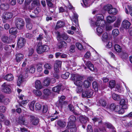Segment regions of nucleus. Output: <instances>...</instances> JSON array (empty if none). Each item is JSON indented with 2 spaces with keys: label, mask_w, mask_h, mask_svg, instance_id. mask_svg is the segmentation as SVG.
Instances as JSON below:
<instances>
[{
  "label": "nucleus",
  "mask_w": 132,
  "mask_h": 132,
  "mask_svg": "<svg viewBox=\"0 0 132 132\" xmlns=\"http://www.w3.org/2000/svg\"><path fill=\"white\" fill-rule=\"evenodd\" d=\"M15 24L17 28L21 29H22L24 26L25 22L22 19L17 18L15 20Z\"/></svg>",
  "instance_id": "nucleus-1"
},
{
  "label": "nucleus",
  "mask_w": 132,
  "mask_h": 132,
  "mask_svg": "<svg viewBox=\"0 0 132 132\" xmlns=\"http://www.w3.org/2000/svg\"><path fill=\"white\" fill-rule=\"evenodd\" d=\"M1 87L2 90L3 92L7 94H10L11 92L9 84L4 82L1 85Z\"/></svg>",
  "instance_id": "nucleus-2"
},
{
  "label": "nucleus",
  "mask_w": 132,
  "mask_h": 132,
  "mask_svg": "<svg viewBox=\"0 0 132 132\" xmlns=\"http://www.w3.org/2000/svg\"><path fill=\"white\" fill-rule=\"evenodd\" d=\"M93 93V91L91 89H86L82 92V97L89 98L92 96Z\"/></svg>",
  "instance_id": "nucleus-3"
},
{
  "label": "nucleus",
  "mask_w": 132,
  "mask_h": 132,
  "mask_svg": "<svg viewBox=\"0 0 132 132\" xmlns=\"http://www.w3.org/2000/svg\"><path fill=\"white\" fill-rule=\"evenodd\" d=\"M49 48V47L47 45H43L37 47V51L39 54H41L44 52L48 51Z\"/></svg>",
  "instance_id": "nucleus-4"
},
{
  "label": "nucleus",
  "mask_w": 132,
  "mask_h": 132,
  "mask_svg": "<svg viewBox=\"0 0 132 132\" xmlns=\"http://www.w3.org/2000/svg\"><path fill=\"white\" fill-rule=\"evenodd\" d=\"M74 80V83L75 85L77 86L76 90L78 93L81 92L82 91V86L83 82L81 81H78L76 80Z\"/></svg>",
  "instance_id": "nucleus-5"
},
{
  "label": "nucleus",
  "mask_w": 132,
  "mask_h": 132,
  "mask_svg": "<svg viewBox=\"0 0 132 132\" xmlns=\"http://www.w3.org/2000/svg\"><path fill=\"white\" fill-rule=\"evenodd\" d=\"M13 16V14L11 12H7L4 13L2 15L3 22H6V21L11 19Z\"/></svg>",
  "instance_id": "nucleus-6"
},
{
  "label": "nucleus",
  "mask_w": 132,
  "mask_h": 132,
  "mask_svg": "<svg viewBox=\"0 0 132 132\" xmlns=\"http://www.w3.org/2000/svg\"><path fill=\"white\" fill-rule=\"evenodd\" d=\"M68 121L67 126L70 127L72 125L76 124L75 122L77 120L76 118L74 116L71 115L68 118Z\"/></svg>",
  "instance_id": "nucleus-7"
},
{
  "label": "nucleus",
  "mask_w": 132,
  "mask_h": 132,
  "mask_svg": "<svg viewBox=\"0 0 132 132\" xmlns=\"http://www.w3.org/2000/svg\"><path fill=\"white\" fill-rule=\"evenodd\" d=\"M26 40L25 39L22 37H20L18 39L17 45L18 47L20 48H21L23 47L24 45L26 43Z\"/></svg>",
  "instance_id": "nucleus-8"
},
{
  "label": "nucleus",
  "mask_w": 132,
  "mask_h": 132,
  "mask_svg": "<svg viewBox=\"0 0 132 132\" xmlns=\"http://www.w3.org/2000/svg\"><path fill=\"white\" fill-rule=\"evenodd\" d=\"M30 120L31 124L34 126L37 125L39 122V118L34 116H30Z\"/></svg>",
  "instance_id": "nucleus-9"
},
{
  "label": "nucleus",
  "mask_w": 132,
  "mask_h": 132,
  "mask_svg": "<svg viewBox=\"0 0 132 132\" xmlns=\"http://www.w3.org/2000/svg\"><path fill=\"white\" fill-rule=\"evenodd\" d=\"M78 15L77 13L76 12H74L72 16L70 17V19L75 24L76 26L78 25Z\"/></svg>",
  "instance_id": "nucleus-10"
},
{
  "label": "nucleus",
  "mask_w": 132,
  "mask_h": 132,
  "mask_svg": "<svg viewBox=\"0 0 132 132\" xmlns=\"http://www.w3.org/2000/svg\"><path fill=\"white\" fill-rule=\"evenodd\" d=\"M102 119L101 117H94L92 118L93 122L95 123L96 122H98V125H101L103 124Z\"/></svg>",
  "instance_id": "nucleus-11"
},
{
  "label": "nucleus",
  "mask_w": 132,
  "mask_h": 132,
  "mask_svg": "<svg viewBox=\"0 0 132 132\" xmlns=\"http://www.w3.org/2000/svg\"><path fill=\"white\" fill-rule=\"evenodd\" d=\"M71 78L72 80L81 81L84 79V77L79 75L72 74Z\"/></svg>",
  "instance_id": "nucleus-12"
},
{
  "label": "nucleus",
  "mask_w": 132,
  "mask_h": 132,
  "mask_svg": "<svg viewBox=\"0 0 132 132\" xmlns=\"http://www.w3.org/2000/svg\"><path fill=\"white\" fill-rule=\"evenodd\" d=\"M65 98V96H62L59 99V101L57 102L56 103V105L58 106H60L61 107H62L63 104H64V100Z\"/></svg>",
  "instance_id": "nucleus-13"
},
{
  "label": "nucleus",
  "mask_w": 132,
  "mask_h": 132,
  "mask_svg": "<svg viewBox=\"0 0 132 132\" xmlns=\"http://www.w3.org/2000/svg\"><path fill=\"white\" fill-rule=\"evenodd\" d=\"M67 46V44L63 41H60L57 44V46L59 49L66 48Z\"/></svg>",
  "instance_id": "nucleus-14"
},
{
  "label": "nucleus",
  "mask_w": 132,
  "mask_h": 132,
  "mask_svg": "<svg viewBox=\"0 0 132 132\" xmlns=\"http://www.w3.org/2000/svg\"><path fill=\"white\" fill-rule=\"evenodd\" d=\"M131 25V23L127 20H125L122 23V27L126 29H128Z\"/></svg>",
  "instance_id": "nucleus-15"
},
{
  "label": "nucleus",
  "mask_w": 132,
  "mask_h": 132,
  "mask_svg": "<svg viewBox=\"0 0 132 132\" xmlns=\"http://www.w3.org/2000/svg\"><path fill=\"white\" fill-rule=\"evenodd\" d=\"M88 120V118L85 116H80L79 117V120L82 124L86 123Z\"/></svg>",
  "instance_id": "nucleus-16"
},
{
  "label": "nucleus",
  "mask_w": 132,
  "mask_h": 132,
  "mask_svg": "<svg viewBox=\"0 0 132 132\" xmlns=\"http://www.w3.org/2000/svg\"><path fill=\"white\" fill-rule=\"evenodd\" d=\"M97 103L98 105L100 106L105 107L106 105L107 102L104 99L101 98L99 100Z\"/></svg>",
  "instance_id": "nucleus-17"
},
{
  "label": "nucleus",
  "mask_w": 132,
  "mask_h": 132,
  "mask_svg": "<svg viewBox=\"0 0 132 132\" xmlns=\"http://www.w3.org/2000/svg\"><path fill=\"white\" fill-rule=\"evenodd\" d=\"M65 23L63 21H59L57 22L55 27V29H57L60 28L62 27L65 25Z\"/></svg>",
  "instance_id": "nucleus-18"
},
{
  "label": "nucleus",
  "mask_w": 132,
  "mask_h": 132,
  "mask_svg": "<svg viewBox=\"0 0 132 132\" xmlns=\"http://www.w3.org/2000/svg\"><path fill=\"white\" fill-rule=\"evenodd\" d=\"M25 120L24 117L22 116H19L16 122L19 124L23 125H25Z\"/></svg>",
  "instance_id": "nucleus-19"
},
{
  "label": "nucleus",
  "mask_w": 132,
  "mask_h": 132,
  "mask_svg": "<svg viewBox=\"0 0 132 132\" xmlns=\"http://www.w3.org/2000/svg\"><path fill=\"white\" fill-rule=\"evenodd\" d=\"M116 19V17L114 16H108L107 17V22L110 23L114 22Z\"/></svg>",
  "instance_id": "nucleus-20"
},
{
  "label": "nucleus",
  "mask_w": 132,
  "mask_h": 132,
  "mask_svg": "<svg viewBox=\"0 0 132 132\" xmlns=\"http://www.w3.org/2000/svg\"><path fill=\"white\" fill-rule=\"evenodd\" d=\"M85 63L86 66L91 71H93L94 70V66L90 61L85 62Z\"/></svg>",
  "instance_id": "nucleus-21"
},
{
  "label": "nucleus",
  "mask_w": 132,
  "mask_h": 132,
  "mask_svg": "<svg viewBox=\"0 0 132 132\" xmlns=\"http://www.w3.org/2000/svg\"><path fill=\"white\" fill-rule=\"evenodd\" d=\"M68 107L69 108V110L71 112H72L74 114L76 115L77 116H79L80 114L76 112L75 111V109L73 106L71 105H69L68 106Z\"/></svg>",
  "instance_id": "nucleus-22"
},
{
  "label": "nucleus",
  "mask_w": 132,
  "mask_h": 132,
  "mask_svg": "<svg viewBox=\"0 0 132 132\" xmlns=\"http://www.w3.org/2000/svg\"><path fill=\"white\" fill-rule=\"evenodd\" d=\"M23 55L21 53H18L16 55L15 60L17 62H20L23 58Z\"/></svg>",
  "instance_id": "nucleus-23"
},
{
  "label": "nucleus",
  "mask_w": 132,
  "mask_h": 132,
  "mask_svg": "<svg viewBox=\"0 0 132 132\" xmlns=\"http://www.w3.org/2000/svg\"><path fill=\"white\" fill-rule=\"evenodd\" d=\"M120 104L123 109H127V103L124 99H122L120 102Z\"/></svg>",
  "instance_id": "nucleus-24"
},
{
  "label": "nucleus",
  "mask_w": 132,
  "mask_h": 132,
  "mask_svg": "<svg viewBox=\"0 0 132 132\" xmlns=\"http://www.w3.org/2000/svg\"><path fill=\"white\" fill-rule=\"evenodd\" d=\"M40 4L39 0H33L31 4V9L38 5Z\"/></svg>",
  "instance_id": "nucleus-25"
},
{
  "label": "nucleus",
  "mask_w": 132,
  "mask_h": 132,
  "mask_svg": "<svg viewBox=\"0 0 132 132\" xmlns=\"http://www.w3.org/2000/svg\"><path fill=\"white\" fill-rule=\"evenodd\" d=\"M4 79L7 81H10L13 80V77L11 74H9L4 76Z\"/></svg>",
  "instance_id": "nucleus-26"
},
{
  "label": "nucleus",
  "mask_w": 132,
  "mask_h": 132,
  "mask_svg": "<svg viewBox=\"0 0 132 132\" xmlns=\"http://www.w3.org/2000/svg\"><path fill=\"white\" fill-rule=\"evenodd\" d=\"M9 31L10 34L15 36V35L17 33L18 30L17 28L12 27L10 29Z\"/></svg>",
  "instance_id": "nucleus-27"
},
{
  "label": "nucleus",
  "mask_w": 132,
  "mask_h": 132,
  "mask_svg": "<svg viewBox=\"0 0 132 132\" xmlns=\"http://www.w3.org/2000/svg\"><path fill=\"white\" fill-rule=\"evenodd\" d=\"M35 86L36 89H42V87L41 83L39 80H37L36 81Z\"/></svg>",
  "instance_id": "nucleus-28"
},
{
  "label": "nucleus",
  "mask_w": 132,
  "mask_h": 132,
  "mask_svg": "<svg viewBox=\"0 0 132 132\" xmlns=\"http://www.w3.org/2000/svg\"><path fill=\"white\" fill-rule=\"evenodd\" d=\"M68 129H70V132H76L77 131V128L76 125L74 124L71 125L70 127L67 126Z\"/></svg>",
  "instance_id": "nucleus-29"
},
{
  "label": "nucleus",
  "mask_w": 132,
  "mask_h": 132,
  "mask_svg": "<svg viewBox=\"0 0 132 132\" xmlns=\"http://www.w3.org/2000/svg\"><path fill=\"white\" fill-rule=\"evenodd\" d=\"M62 85L60 84L52 88V90L53 92H59L60 90Z\"/></svg>",
  "instance_id": "nucleus-30"
},
{
  "label": "nucleus",
  "mask_w": 132,
  "mask_h": 132,
  "mask_svg": "<svg viewBox=\"0 0 132 132\" xmlns=\"http://www.w3.org/2000/svg\"><path fill=\"white\" fill-rule=\"evenodd\" d=\"M57 123L59 126L62 128L64 127L66 125L65 122L61 120H58Z\"/></svg>",
  "instance_id": "nucleus-31"
},
{
  "label": "nucleus",
  "mask_w": 132,
  "mask_h": 132,
  "mask_svg": "<svg viewBox=\"0 0 132 132\" xmlns=\"http://www.w3.org/2000/svg\"><path fill=\"white\" fill-rule=\"evenodd\" d=\"M82 2L84 5L82 3H81V4L83 7H88L91 4L90 3V0H82Z\"/></svg>",
  "instance_id": "nucleus-32"
},
{
  "label": "nucleus",
  "mask_w": 132,
  "mask_h": 132,
  "mask_svg": "<svg viewBox=\"0 0 132 132\" xmlns=\"http://www.w3.org/2000/svg\"><path fill=\"white\" fill-rule=\"evenodd\" d=\"M0 7L1 9L2 10H7L9 9V6L7 4L3 3L1 4Z\"/></svg>",
  "instance_id": "nucleus-33"
},
{
  "label": "nucleus",
  "mask_w": 132,
  "mask_h": 132,
  "mask_svg": "<svg viewBox=\"0 0 132 132\" xmlns=\"http://www.w3.org/2000/svg\"><path fill=\"white\" fill-rule=\"evenodd\" d=\"M118 12V11L116 8H112L110 10H109L108 13L112 15L116 14Z\"/></svg>",
  "instance_id": "nucleus-34"
},
{
  "label": "nucleus",
  "mask_w": 132,
  "mask_h": 132,
  "mask_svg": "<svg viewBox=\"0 0 132 132\" xmlns=\"http://www.w3.org/2000/svg\"><path fill=\"white\" fill-rule=\"evenodd\" d=\"M83 84L85 88H88L90 86L91 82L88 80H86L84 81Z\"/></svg>",
  "instance_id": "nucleus-35"
},
{
  "label": "nucleus",
  "mask_w": 132,
  "mask_h": 132,
  "mask_svg": "<svg viewBox=\"0 0 132 132\" xmlns=\"http://www.w3.org/2000/svg\"><path fill=\"white\" fill-rule=\"evenodd\" d=\"M104 125L108 128L111 130L114 129L115 127L112 124L108 122H105Z\"/></svg>",
  "instance_id": "nucleus-36"
},
{
  "label": "nucleus",
  "mask_w": 132,
  "mask_h": 132,
  "mask_svg": "<svg viewBox=\"0 0 132 132\" xmlns=\"http://www.w3.org/2000/svg\"><path fill=\"white\" fill-rule=\"evenodd\" d=\"M114 48L115 50L117 52L119 53L122 51V47L118 45H115L114 46Z\"/></svg>",
  "instance_id": "nucleus-37"
},
{
  "label": "nucleus",
  "mask_w": 132,
  "mask_h": 132,
  "mask_svg": "<svg viewBox=\"0 0 132 132\" xmlns=\"http://www.w3.org/2000/svg\"><path fill=\"white\" fill-rule=\"evenodd\" d=\"M37 70L38 71L40 72H41L43 69L42 68V63H39L37 65Z\"/></svg>",
  "instance_id": "nucleus-38"
},
{
  "label": "nucleus",
  "mask_w": 132,
  "mask_h": 132,
  "mask_svg": "<svg viewBox=\"0 0 132 132\" xmlns=\"http://www.w3.org/2000/svg\"><path fill=\"white\" fill-rule=\"evenodd\" d=\"M51 80L50 78H46L43 82V84L44 86H48L50 85Z\"/></svg>",
  "instance_id": "nucleus-39"
},
{
  "label": "nucleus",
  "mask_w": 132,
  "mask_h": 132,
  "mask_svg": "<svg viewBox=\"0 0 132 132\" xmlns=\"http://www.w3.org/2000/svg\"><path fill=\"white\" fill-rule=\"evenodd\" d=\"M115 85V81L114 80H112L109 82L108 86L112 89L114 87Z\"/></svg>",
  "instance_id": "nucleus-40"
},
{
  "label": "nucleus",
  "mask_w": 132,
  "mask_h": 132,
  "mask_svg": "<svg viewBox=\"0 0 132 132\" xmlns=\"http://www.w3.org/2000/svg\"><path fill=\"white\" fill-rule=\"evenodd\" d=\"M22 75H21L18 77V79L17 81V84L18 86H20L23 81V79H24L23 78Z\"/></svg>",
  "instance_id": "nucleus-41"
},
{
  "label": "nucleus",
  "mask_w": 132,
  "mask_h": 132,
  "mask_svg": "<svg viewBox=\"0 0 132 132\" xmlns=\"http://www.w3.org/2000/svg\"><path fill=\"white\" fill-rule=\"evenodd\" d=\"M106 129L104 127L102 128H100L98 129L97 128H95L94 130V132H105Z\"/></svg>",
  "instance_id": "nucleus-42"
},
{
  "label": "nucleus",
  "mask_w": 132,
  "mask_h": 132,
  "mask_svg": "<svg viewBox=\"0 0 132 132\" xmlns=\"http://www.w3.org/2000/svg\"><path fill=\"white\" fill-rule=\"evenodd\" d=\"M33 92L37 96H39L42 95V92L39 90L34 89L33 90Z\"/></svg>",
  "instance_id": "nucleus-43"
},
{
  "label": "nucleus",
  "mask_w": 132,
  "mask_h": 132,
  "mask_svg": "<svg viewBox=\"0 0 132 132\" xmlns=\"http://www.w3.org/2000/svg\"><path fill=\"white\" fill-rule=\"evenodd\" d=\"M93 87L96 91H98V87L99 85L96 82L94 81L92 83Z\"/></svg>",
  "instance_id": "nucleus-44"
},
{
  "label": "nucleus",
  "mask_w": 132,
  "mask_h": 132,
  "mask_svg": "<svg viewBox=\"0 0 132 132\" xmlns=\"http://www.w3.org/2000/svg\"><path fill=\"white\" fill-rule=\"evenodd\" d=\"M112 97L115 100L118 101L120 100L119 96L115 93H113L112 95Z\"/></svg>",
  "instance_id": "nucleus-45"
},
{
  "label": "nucleus",
  "mask_w": 132,
  "mask_h": 132,
  "mask_svg": "<svg viewBox=\"0 0 132 132\" xmlns=\"http://www.w3.org/2000/svg\"><path fill=\"white\" fill-rule=\"evenodd\" d=\"M119 31L118 29L113 30L112 31V34L114 37H116L119 34Z\"/></svg>",
  "instance_id": "nucleus-46"
},
{
  "label": "nucleus",
  "mask_w": 132,
  "mask_h": 132,
  "mask_svg": "<svg viewBox=\"0 0 132 132\" xmlns=\"http://www.w3.org/2000/svg\"><path fill=\"white\" fill-rule=\"evenodd\" d=\"M2 40L4 43H10V41L8 40V37L6 36H4L2 38Z\"/></svg>",
  "instance_id": "nucleus-47"
},
{
  "label": "nucleus",
  "mask_w": 132,
  "mask_h": 132,
  "mask_svg": "<svg viewBox=\"0 0 132 132\" xmlns=\"http://www.w3.org/2000/svg\"><path fill=\"white\" fill-rule=\"evenodd\" d=\"M70 73L68 72H66L64 74H62L61 75V77L63 79H66L69 77Z\"/></svg>",
  "instance_id": "nucleus-48"
},
{
  "label": "nucleus",
  "mask_w": 132,
  "mask_h": 132,
  "mask_svg": "<svg viewBox=\"0 0 132 132\" xmlns=\"http://www.w3.org/2000/svg\"><path fill=\"white\" fill-rule=\"evenodd\" d=\"M112 6L111 5H107L104 6V9L105 11H107L108 12L109 10H110L112 8Z\"/></svg>",
  "instance_id": "nucleus-49"
},
{
  "label": "nucleus",
  "mask_w": 132,
  "mask_h": 132,
  "mask_svg": "<svg viewBox=\"0 0 132 132\" xmlns=\"http://www.w3.org/2000/svg\"><path fill=\"white\" fill-rule=\"evenodd\" d=\"M29 69L28 68H26L25 70L24 74L22 75L23 78L24 79L26 78H27L28 77V72L29 71Z\"/></svg>",
  "instance_id": "nucleus-50"
},
{
  "label": "nucleus",
  "mask_w": 132,
  "mask_h": 132,
  "mask_svg": "<svg viewBox=\"0 0 132 132\" xmlns=\"http://www.w3.org/2000/svg\"><path fill=\"white\" fill-rule=\"evenodd\" d=\"M103 16L101 14H98L96 15V18H97V20L102 21L103 18Z\"/></svg>",
  "instance_id": "nucleus-51"
},
{
  "label": "nucleus",
  "mask_w": 132,
  "mask_h": 132,
  "mask_svg": "<svg viewBox=\"0 0 132 132\" xmlns=\"http://www.w3.org/2000/svg\"><path fill=\"white\" fill-rule=\"evenodd\" d=\"M76 45L77 48L79 50L83 51V48L82 45L79 43H76Z\"/></svg>",
  "instance_id": "nucleus-52"
},
{
  "label": "nucleus",
  "mask_w": 132,
  "mask_h": 132,
  "mask_svg": "<svg viewBox=\"0 0 132 132\" xmlns=\"http://www.w3.org/2000/svg\"><path fill=\"white\" fill-rule=\"evenodd\" d=\"M35 103V101H33L29 105L30 109L32 111H34V105Z\"/></svg>",
  "instance_id": "nucleus-53"
},
{
  "label": "nucleus",
  "mask_w": 132,
  "mask_h": 132,
  "mask_svg": "<svg viewBox=\"0 0 132 132\" xmlns=\"http://www.w3.org/2000/svg\"><path fill=\"white\" fill-rule=\"evenodd\" d=\"M35 70L36 68L33 65H31L30 67L29 71L30 73H33L35 72Z\"/></svg>",
  "instance_id": "nucleus-54"
},
{
  "label": "nucleus",
  "mask_w": 132,
  "mask_h": 132,
  "mask_svg": "<svg viewBox=\"0 0 132 132\" xmlns=\"http://www.w3.org/2000/svg\"><path fill=\"white\" fill-rule=\"evenodd\" d=\"M43 92L44 94L47 95H50L51 93L50 90L48 89H44L43 90Z\"/></svg>",
  "instance_id": "nucleus-55"
},
{
  "label": "nucleus",
  "mask_w": 132,
  "mask_h": 132,
  "mask_svg": "<svg viewBox=\"0 0 132 132\" xmlns=\"http://www.w3.org/2000/svg\"><path fill=\"white\" fill-rule=\"evenodd\" d=\"M52 0H46V3L49 7H54V5L51 2Z\"/></svg>",
  "instance_id": "nucleus-56"
},
{
  "label": "nucleus",
  "mask_w": 132,
  "mask_h": 132,
  "mask_svg": "<svg viewBox=\"0 0 132 132\" xmlns=\"http://www.w3.org/2000/svg\"><path fill=\"white\" fill-rule=\"evenodd\" d=\"M44 67L46 69L50 70L52 69V66L49 63H46L44 65Z\"/></svg>",
  "instance_id": "nucleus-57"
},
{
  "label": "nucleus",
  "mask_w": 132,
  "mask_h": 132,
  "mask_svg": "<svg viewBox=\"0 0 132 132\" xmlns=\"http://www.w3.org/2000/svg\"><path fill=\"white\" fill-rule=\"evenodd\" d=\"M102 40L104 41L105 40H107L108 38V35L107 32H105L102 35Z\"/></svg>",
  "instance_id": "nucleus-58"
},
{
  "label": "nucleus",
  "mask_w": 132,
  "mask_h": 132,
  "mask_svg": "<svg viewBox=\"0 0 132 132\" xmlns=\"http://www.w3.org/2000/svg\"><path fill=\"white\" fill-rule=\"evenodd\" d=\"M69 51L71 53H74L75 51V46L74 45H72L70 47Z\"/></svg>",
  "instance_id": "nucleus-59"
},
{
  "label": "nucleus",
  "mask_w": 132,
  "mask_h": 132,
  "mask_svg": "<svg viewBox=\"0 0 132 132\" xmlns=\"http://www.w3.org/2000/svg\"><path fill=\"white\" fill-rule=\"evenodd\" d=\"M121 57L124 59H126L128 57L127 54L124 52H121Z\"/></svg>",
  "instance_id": "nucleus-60"
},
{
  "label": "nucleus",
  "mask_w": 132,
  "mask_h": 132,
  "mask_svg": "<svg viewBox=\"0 0 132 132\" xmlns=\"http://www.w3.org/2000/svg\"><path fill=\"white\" fill-rule=\"evenodd\" d=\"M96 30L97 34L98 35H101L103 32L102 29L100 27H97L96 29Z\"/></svg>",
  "instance_id": "nucleus-61"
},
{
  "label": "nucleus",
  "mask_w": 132,
  "mask_h": 132,
  "mask_svg": "<svg viewBox=\"0 0 132 132\" xmlns=\"http://www.w3.org/2000/svg\"><path fill=\"white\" fill-rule=\"evenodd\" d=\"M62 38L64 40L67 39L70 40V38L68 37V35L65 34H62L61 35V39Z\"/></svg>",
  "instance_id": "nucleus-62"
},
{
  "label": "nucleus",
  "mask_w": 132,
  "mask_h": 132,
  "mask_svg": "<svg viewBox=\"0 0 132 132\" xmlns=\"http://www.w3.org/2000/svg\"><path fill=\"white\" fill-rule=\"evenodd\" d=\"M42 108L41 105L38 103H36L35 104V109L36 110H39Z\"/></svg>",
  "instance_id": "nucleus-63"
},
{
  "label": "nucleus",
  "mask_w": 132,
  "mask_h": 132,
  "mask_svg": "<svg viewBox=\"0 0 132 132\" xmlns=\"http://www.w3.org/2000/svg\"><path fill=\"white\" fill-rule=\"evenodd\" d=\"M6 109V108L4 106L1 105L0 106V112L4 113L5 112Z\"/></svg>",
  "instance_id": "nucleus-64"
}]
</instances>
